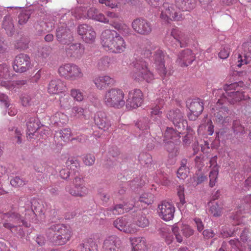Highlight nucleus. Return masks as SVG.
Here are the masks:
<instances>
[{
  "label": "nucleus",
  "mask_w": 251,
  "mask_h": 251,
  "mask_svg": "<svg viewBox=\"0 0 251 251\" xmlns=\"http://www.w3.org/2000/svg\"><path fill=\"white\" fill-rule=\"evenodd\" d=\"M224 90L225 93L222 89L215 90L213 92V94H215L218 99L217 109L220 107L222 108V105L226 100L232 104L245 99L243 92L239 88V84L237 83L225 86Z\"/></svg>",
  "instance_id": "nucleus-1"
},
{
  "label": "nucleus",
  "mask_w": 251,
  "mask_h": 251,
  "mask_svg": "<svg viewBox=\"0 0 251 251\" xmlns=\"http://www.w3.org/2000/svg\"><path fill=\"white\" fill-rule=\"evenodd\" d=\"M167 117L173 122L176 131L172 127H167L164 133L165 142L169 139L175 140L179 138V135L183 133L188 127L187 122L183 119L182 114L179 109L170 111Z\"/></svg>",
  "instance_id": "nucleus-2"
},
{
  "label": "nucleus",
  "mask_w": 251,
  "mask_h": 251,
  "mask_svg": "<svg viewBox=\"0 0 251 251\" xmlns=\"http://www.w3.org/2000/svg\"><path fill=\"white\" fill-rule=\"evenodd\" d=\"M101 40L102 46L106 50L121 53L126 49L125 40L115 30L106 29L103 31L101 34Z\"/></svg>",
  "instance_id": "nucleus-3"
},
{
  "label": "nucleus",
  "mask_w": 251,
  "mask_h": 251,
  "mask_svg": "<svg viewBox=\"0 0 251 251\" xmlns=\"http://www.w3.org/2000/svg\"><path fill=\"white\" fill-rule=\"evenodd\" d=\"M152 6L159 7L161 14L160 18L162 22L168 23L170 20H179L181 19L179 11L172 4L163 2V0H146Z\"/></svg>",
  "instance_id": "nucleus-4"
},
{
  "label": "nucleus",
  "mask_w": 251,
  "mask_h": 251,
  "mask_svg": "<svg viewBox=\"0 0 251 251\" xmlns=\"http://www.w3.org/2000/svg\"><path fill=\"white\" fill-rule=\"evenodd\" d=\"M143 55L145 58H149L151 61L154 63L160 76L163 77L165 75L166 71L165 68L164 60L165 58L166 59L168 58V56H165L162 50L158 48L150 46L143 51Z\"/></svg>",
  "instance_id": "nucleus-5"
},
{
  "label": "nucleus",
  "mask_w": 251,
  "mask_h": 251,
  "mask_svg": "<svg viewBox=\"0 0 251 251\" xmlns=\"http://www.w3.org/2000/svg\"><path fill=\"white\" fill-rule=\"evenodd\" d=\"M125 93L118 88H111L107 90L103 96V102L108 107L116 109L122 108L126 103Z\"/></svg>",
  "instance_id": "nucleus-6"
},
{
  "label": "nucleus",
  "mask_w": 251,
  "mask_h": 251,
  "mask_svg": "<svg viewBox=\"0 0 251 251\" xmlns=\"http://www.w3.org/2000/svg\"><path fill=\"white\" fill-rule=\"evenodd\" d=\"M48 237L56 244H65L71 236L70 228L62 224L54 225L48 231Z\"/></svg>",
  "instance_id": "nucleus-7"
},
{
  "label": "nucleus",
  "mask_w": 251,
  "mask_h": 251,
  "mask_svg": "<svg viewBox=\"0 0 251 251\" xmlns=\"http://www.w3.org/2000/svg\"><path fill=\"white\" fill-rule=\"evenodd\" d=\"M153 201L154 196L152 194L144 193L140 196L137 201H133L132 203L129 204L126 203L124 205L122 204L116 205L112 209V211H110L109 214L111 215V213H112L113 215L121 214L123 213L125 211L127 212L131 209L134 206L139 207V202L142 203V206H145L146 205L151 204Z\"/></svg>",
  "instance_id": "nucleus-8"
},
{
  "label": "nucleus",
  "mask_w": 251,
  "mask_h": 251,
  "mask_svg": "<svg viewBox=\"0 0 251 251\" xmlns=\"http://www.w3.org/2000/svg\"><path fill=\"white\" fill-rule=\"evenodd\" d=\"M4 221L3 226L5 228H9L14 233H18L20 235H23V230L20 227L21 225L25 227L29 226L28 224L24 220L21 219L18 214L11 212L5 214L3 215Z\"/></svg>",
  "instance_id": "nucleus-9"
},
{
  "label": "nucleus",
  "mask_w": 251,
  "mask_h": 251,
  "mask_svg": "<svg viewBox=\"0 0 251 251\" xmlns=\"http://www.w3.org/2000/svg\"><path fill=\"white\" fill-rule=\"evenodd\" d=\"M60 76L70 80H76L83 78L84 74L81 68L74 64H65L58 68Z\"/></svg>",
  "instance_id": "nucleus-10"
},
{
  "label": "nucleus",
  "mask_w": 251,
  "mask_h": 251,
  "mask_svg": "<svg viewBox=\"0 0 251 251\" xmlns=\"http://www.w3.org/2000/svg\"><path fill=\"white\" fill-rule=\"evenodd\" d=\"M13 75H11L9 68L6 65H0V83L1 86L9 90H13L15 88L20 87L26 82L25 80L11 81Z\"/></svg>",
  "instance_id": "nucleus-11"
},
{
  "label": "nucleus",
  "mask_w": 251,
  "mask_h": 251,
  "mask_svg": "<svg viewBox=\"0 0 251 251\" xmlns=\"http://www.w3.org/2000/svg\"><path fill=\"white\" fill-rule=\"evenodd\" d=\"M136 70L132 74V78L137 81L151 82L154 78L153 74L149 70L145 61H140L135 65Z\"/></svg>",
  "instance_id": "nucleus-12"
},
{
  "label": "nucleus",
  "mask_w": 251,
  "mask_h": 251,
  "mask_svg": "<svg viewBox=\"0 0 251 251\" xmlns=\"http://www.w3.org/2000/svg\"><path fill=\"white\" fill-rule=\"evenodd\" d=\"M66 190L75 197H83L88 193V189L85 186L84 180L80 176H76L73 180V186H67Z\"/></svg>",
  "instance_id": "nucleus-13"
},
{
  "label": "nucleus",
  "mask_w": 251,
  "mask_h": 251,
  "mask_svg": "<svg viewBox=\"0 0 251 251\" xmlns=\"http://www.w3.org/2000/svg\"><path fill=\"white\" fill-rule=\"evenodd\" d=\"M31 67L29 57L26 54H20L17 55L13 65V70L17 73H23Z\"/></svg>",
  "instance_id": "nucleus-14"
},
{
  "label": "nucleus",
  "mask_w": 251,
  "mask_h": 251,
  "mask_svg": "<svg viewBox=\"0 0 251 251\" xmlns=\"http://www.w3.org/2000/svg\"><path fill=\"white\" fill-rule=\"evenodd\" d=\"M172 230L178 243H181L183 237L181 234L185 237H188L194 234V230L188 225L176 224L172 226Z\"/></svg>",
  "instance_id": "nucleus-15"
},
{
  "label": "nucleus",
  "mask_w": 251,
  "mask_h": 251,
  "mask_svg": "<svg viewBox=\"0 0 251 251\" xmlns=\"http://www.w3.org/2000/svg\"><path fill=\"white\" fill-rule=\"evenodd\" d=\"M175 211V207L170 202H163L157 207V212L159 216L165 221L173 219Z\"/></svg>",
  "instance_id": "nucleus-16"
},
{
  "label": "nucleus",
  "mask_w": 251,
  "mask_h": 251,
  "mask_svg": "<svg viewBox=\"0 0 251 251\" xmlns=\"http://www.w3.org/2000/svg\"><path fill=\"white\" fill-rule=\"evenodd\" d=\"M143 93L138 89H134L128 92L126 100V107L130 108H136L140 106L143 102Z\"/></svg>",
  "instance_id": "nucleus-17"
},
{
  "label": "nucleus",
  "mask_w": 251,
  "mask_h": 251,
  "mask_svg": "<svg viewBox=\"0 0 251 251\" xmlns=\"http://www.w3.org/2000/svg\"><path fill=\"white\" fill-rule=\"evenodd\" d=\"M77 32L86 43L92 44L95 41L96 33L91 25L87 24L80 25L78 26Z\"/></svg>",
  "instance_id": "nucleus-18"
},
{
  "label": "nucleus",
  "mask_w": 251,
  "mask_h": 251,
  "mask_svg": "<svg viewBox=\"0 0 251 251\" xmlns=\"http://www.w3.org/2000/svg\"><path fill=\"white\" fill-rule=\"evenodd\" d=\"M131 26L136 32L142 35L149 34L152 30L151 23L142 18L134 20L132 23Z\"/></svg>",
  "instance_id": "nucleus-19"
},
{
  "label": "nucleus",
  "mask_w": 251,
  "mask_h": 251,
  "mask_svg": "<svg viewBox=\"0 0 251 251\" xmlns=\"http://www.w3.org/2000/svg\"><path fill=\"white\" fill-rule=\"evenodd\" d=\"M247 49L251 53V39L250 42L245 43L242 47H239L237 54H235V56L237 55V62L238 63L237 66L238 67H241L243 65L247 64L250 60L249 53L246 52Z\"/></svg>",
  "instance_id": "nucleus-20"
},
{
  "label": "nucleus",
  "mask_w": 251,
  "mask_h": 251,
  "mask_svg": "<svg viewBox=\"0 0 251 251\" xmlns=\"http://www.w3.org/2000/svg\"><path fill=\"white\" fill-rule=\"evenodd\" d=\"M56 37L58 41L63 44H67L73 39L70 28L66 24L60 23L56 29Z\"/></svg>",
  "instance_id": "nucleus-21"
},
{
  "label": "nucleus",
  "mask_w": 251,
  "mask_h": 251,
  "mask_svg": "<svg viewBox=\"0 0 251 251\" xmlns=\"http://www.w3.org/2000/svg\"><path fill=\"white\" fill-rule=\"evenodd\" d=\"M114 226L119 230L127 233H134L138 230L135 224L129 222L126 217L118 218L115 220Z\"/></svg>",
  "instance_id": "nucleus-22"
},
{
  "label": "nucleus",
  "mask_w": 251,
  "mask_h": 251,
  "mask_svg": "<svg viewBox=\"0 0 251 251\" xmlns=\"http://www.w3.org/2000/svg\"><path fill=\"white\" fill-rule=\"evenodd\" d=\"M203 104L201 100L197 99L193 100L189 106L190 112L188 113L189 119L191 120H195L201 113L203 109Z\"/></svg>",
  "instance_id": "nucleus-23"
},
{
  "label": "nucleus",
  "mask_w": 251,
  "mask_h": 251,
  "mask_svg": "<svg viewBox=\"0 0 251 251\" xmlns=\"http://www.w3.org/2000/svg\"><path fill=\"white\" fill-rule=\"evenodd\" d=\"M194 59V55L192 51L186 50L179 53L176 62L181 67H186L190 65Z\"/></svg>",
  "instance_id": "nucleus-24"
},
{
  "label": "nucleus",
  "mask_w": 251,
  "mask_h": 251,
  "mask_svg": "<svg viewBox=\"0 0 251 251\" xmlns=\"http://www.w3.org/2000/svg\"><path fill=\"white\" fill-rule=\"evenodd\" d=\"M96 87L99 90H102L106 86L113 84V78L107 75L96 76L93 80Z\"/></svg>",
  "instance_id": "nucleus-25"
},
{
  "label": "nucleus",
  "mask_w": 251,
  "mask_h": 251,
  "mask_svg": "<svg viewBox=\"0 0 251 251\" xmlns=\"http://www.w3.org/2000/svg\"><path fill=\"white\" fill-rule=\"evenodd\" d=\"M94 121L99 128L103 130H107L111 126L110 122L108 120L106 114L103 112L100 111L97 112L95 116Z\"/></svg>",
  "instance_id": "nucleus-26"
},
{
  "label": "nucleus",
  "mask_w": 251,
  "mask_h": 251,
  "mask_svg": "<svg viewBox=\"0 0 251 251\" xmlns=\"http://www.w3.org/2000/svg\"><path fill=\"white\" fill-rule=\"evenodd\" d=\"M66 86L64 82L60 79L51 80L48 86V91L51 94H57L65 92Z\"/></svg>",
  "instance_id": "nucleus-27"
},
{
  "label": "nucleus",
  "mask_w": 251,
  "mask_h": 251,
  "mask_svg": "<svg viewBox=\"0 0 251 251\" xmlns=\"http://www.w3.org/2000/svg\"><path fill=\"white\" fill-rule=\"evenodd\" d=\"M132 251H148L149 248L144 238L142 237L130 238Z\"/></svg>",
  "instance_id": "nucleus-28"
},
{
  "label": "nucleus",
  "mask_w": 251,
  "mask_h": 251,
  "mask_svg": "<svg viewBox=\"0 0 251 251\" xmlns=\"http://www.w3.org/2000/svg\"><path fill=\"white\" fill-rule=\"evenodd\" d=\"M84 52V47L80 43L71 44L66 49L67 54L75 58L80 57Z\"/></svg>",
  "instance_id": "nucleus-29"
},
{
  "label": "nucleus",
  "mask_w": 251,
  "mask_h": 251,
  "mask_svg": "<svg viewBox=\"0 0 251 251\" xmlns=\"http://www.w3.org/2000/svg\"><path fill=\"white\" fill-rule=\"evenodd\" d=\"M217 157L215 156L212 157L209 161L210 167L213 166L209 174V185L211 187L215 185L219 173L218 168L217 165Z\"/></svg>",
  "instance_id": "nucleus-30"
},
{
  "label": "nucleus",
  "mask_w": 251,
  "mask_h": 251,
  "mask_svg": "<svg viewBox=\"0 0 251 251\" xmlns=\"http://www.w3.org/2000/svg\"><path fill=\"white\" fill-rule=\"evenodd\" d=\"M62 14L64 15L62 17L63 20H66L69 18L71 15L73 16L75 19H79L81 18H86L85 11H84V8L82 7H76L72 9L71 12H65L63 10Z\"/></svg>",
  "instance_id": "nucleus-31"
},
{
  "label": "nucleus",
  "mask_w": 251,
  "mask_h": 251,
  "mask_svg": "<svg viewBox=\"0 0 251 251\" xmlns=\"http://www.w3.org/2000/svg\"><path fill=\"white\" fill-rule=\"evenodd\" d=\"M67 170L63 169L60 171V176L63 179H67L70 174L75 172L77 168V163L73 160H68L66 162Z\"/></svg>",
  "instance_id": "nucleus-32"
},
{
  "label": "nucleus",
  "mask_w": 251,
  "mask_h": 251,
  "mask_svg": "<svg viewBox=\"0 0 251 251\" xmlns=\"http://www.w3.org/2000/svg\"><path fill=\"white\" fill-rule=\"evenodd\" d=\"M69 110V111L68 113L72 118L74 119L86 118L85 115L86 110L82 106L76 105Z\"/></svg>",
  "instance_id": "nucleus-33"
},
{
  "label": "nucleus",
  "mask_w": 251,
  "mask_h": 251,
  "mask_svg": "<svg viewBox=\"0 0 251 251\" xmlns=\"http://www.w3.org/2000/svg\"><path fill=\"white\" fill-rule=\"evenodd\" d=\"M40 129L39 121L37 119L32 118L27 123V138H31Z\"/></svg>",
  "instance_id": "nucleus-34"
},
{
  "label": "nucleus",
  "mask_w": 251,
  "mask_h": 251,
  "mask_svg": "<svg viewBox=\"0 0 251 251\" xmlns=\"http://www.w3.org/2000/svg\"><path fill=\"white\" fill-rule=\"evenodd\" d=\"M118 238L114 236L106 238L103 243L102 251H118L116 249V243Z\"/></svg>",
  "instance_id": "nucleus-35"
},
{
  "label": "nucleus",
  "mask_w": 251,
  "mask_h": 251,
  "mask_svg": "<svg viewBox=\"0 0 251 251\" xmlns=\"http://www.w3.org/2000/svg\"><path fill=\"white\" fill-rule=\"evenodd\" d=\"M176 2L179 9L185 11L193 9L196 4V0H176Z\"/></svg>",
  "instance_id": "nucleus-36"
},
{
  "label": "nucleus",
  "mask_w": 251,
  "mask_h": 251,
  "mask_svg": "<svg viewBox=\"0 0 251 251\" xmlns=\"http://www.w3.org/2000/svg\"><path fill=\"white\" fill-rule=\"evenodd\" d=\"M67 115L64 113L57 112L49 119L50 121V124L63 125L67 122Z\"/></svg>",
  "instance_id": "nucleus-37"
},
{
  "label": "nucleus",
  "mask_w": 251,
  "mask_h": 251,
  "mask_svg": "<svg viewBox=\"0 0 251 251\" xmlns=\"http://www.w3.org/2000/svg\"><path fill=\"white\" fill-rule=\"evenodd\" d=\"M207 131L209 135H212L214 133V126L211 120H208L206 124L201 125L198 129L199 134H203Z\"/></svg>",
  "instance_id": "nucleus-38"
},
{
  "label": "nucleus",
  "mask_w": 251,
  "mask_h": 251,
  "mask_svg": "<svg viewBox=\"0 0 251 251\" xmlns=\"http://www.w3.org/2000/svg\"><path fill=\"white\" fill-rule=\"evenodd\" d=\"M8 97L3 94H0V101L2 102L4 107L8 108V114L10 116H14L17 112V109L12 104H9L7 101Z\"/></svg>",
  "instance_id": "nucleus-39"
},
{
  "label": "nucleus",
  "mask_w": 251,
  "mask_h": 251,
  "mask_svg": "<svg viewBox=\"0 0 251 251\" xmlns=\"http://www.w3.org/2000/svg\"><path fill=\"white\" fill-rule=\"evenodd\" d=\"M208 213L214 217H218L221 215V207L215 201H210L208 203Z\"/></svg>",
  "instance_id": "nucleus-40"
},
{
  "label": "nucleus",
  "mask_w": 251,
  "mask_h": 251,
  "mask_svg": "<svg viewBox=\"0 0 251 251\" xmlns=\"http://www.w3.org/2000/svg\"><path fill=\"white\" fill-rule=\"evenodd\" d=\"M164 104L163 101H161L158 103L153 106L151 110V117L153 120H156L158 117H160L162 114V112L160 111V109L163 107Z\"/></svg>",
  "instance_id": "nucleus-41"
},
{
  "label": "nucleus",
  "mask_w": 251,
  "mask_h": 251,
  "mask_svg": "<svg viewBox=\"0 0 251 251\" xmlns=\"http://www.w3.org/2000/svg\"><path fill=\"white\" fill-rule=\"evenodd\" d=\"M60 105L65 110L70 109L73 102L70 96L67 94H64L60 98Z\"/></svg>",
  "instance_id": "nucleus-42"
},
{
  "label": "nucleus",
  "mask_w": 251,
  "mask_h": 251,
  "mask_svg": "<svg viewBox=\"0 0 251 251\" xmlns=\"http://www.w3.org/2000/svg\"><path fill=\"white\" fill-rule=\"evenodd\" d=\"M70 96L74 100L77 102H81L84 99L83 92L79 89L73 88L70 90Z\"/></svg>",
  "instance_id": "nucleus-43"
},
{
  "label": "nucleus",
  "mask_w": 251,
  "mask_h": 251,
  "mask_svg": "<svg viewBox=\"0 0 251 251\" xmlns=\"http://www.w3.org/2000/svg\"><path fill=\"white\" fill-rule=\"evenodd\" d=\"M186 161L184 160L182 161L181 166L178 169L177 172V176L178 178L184 179L187 176L188 169L186 166Z\"/></svg>",
  "instance_id": "nucleus-44"
},
{
  "label": "nucleus",
  "mask_w": 251,
  "mask_h": 251,
  "mask_svg": "<svg viewBox=\"0 0 251 251\" xmlns=\"http://www.w3.org/2000/svg\"><path fill=\"white\" fill-rule=\"evenodd\" d=\"M112 26L124 35H128L130 33V29L125 24L116 23L112 24Z\"/></svg>",
  "instance_id": "nucleus-45"
},
{
  "label": "nucleus",
  "mask_w": 251,
  "mask_h": 251,
  "mask_svg": "<svg viewBox=\"0 0 251 251\" xmlns=\"http://www.w3.org/2000/svg\"><path fill=\"white\" fill-rule=\"evenodd\" d=\"M31 11L30 10H23L20 13L19 16V23L20 25H23L27 21L31 15Z\"/></svg>",
  "instance_id": "nucleus-46"
},
{
  "label": "nucleus",
  "mask_w": 251,
  "mask_h": 251,
  "mask_svg": "<svg viewBox=\"0 0 251 251\" xmlns=\"http://www.w3.org/2000/svg\"><path fill=\"white\" fill-rule=\"evenodd\" d=\"M83 248V250L85 251H97V245L95 242L92 239H90L87 240V243L85 244L80 246V248Z\"/></svg>",
  "instance_id": "nucleus-47"
},
{
  "label": "nucleus",
  "mask_w": 251,
  "mask_h": 251,
  "mask_svg": "<svg viewBox=\"0 0 251 251\" xmlns=\"http://www.w3.org/2000/svg\"><path fill=\"white\" fill-rule=\"evenodd\" d=\"M71 130L69 128H64L57 133L56 136L59 137L64 142L70 140L71 136Z\"/></svg>",
  "instance_id": "nucleus-48"
},
{
  "label": "nucleus",
  "mask_w": 251,
  "mask_h": 251,
  "mask_svg": "<svg viewBox=\"0 0 251 251\" xmlns=\"http://www.w3.org/2000/svg\"><path fill=\"white\" fill-rule=\"evenodd\" d=\"M34 99L28 94L22 95L21 97V102L24 106L30 105L34 102Z\"/></svg>",
  "instance_id": "nucleus-49"
},
{
  "label": "nucleus",
  "mask_w": 251,
  "mask_h": 251,
  "mask_svg": "<svg viewBox=\"0 0 251 251\" xmlns=\"http://www.w3.org/2000/svg\"><path fill=\"white\" fill-rule=\"evenodd\" d=\"M171 35L177 42L180 47H183L184 45L182 43L180 32L177 28H174L171 31Z\"/></svg>",
  "instance_id": "nucleus-50"
},
{
  "label": "nucleus",
  "mask_w": 251,
  "mask_h": 251,
  "mask_svg": "<svg viewBox=\"0 0 251 251\" xmlns=\"http://www.w3.org/2000/svg\"><path fill=\"white\" fill-rule=\"evenodd\" d=\"M149 225L148 219L144 216H141L137 218L136 221V225L140 227H145Z\"/></svg>",
  "instance_id": "nucleus-51"
},
{
  "label": "nucleus",
  "mask_w": 251,
  "mask_h": 251,
  "mask_svg": "<svg viewBox=\"0 0 251 251\" xmlns=\"http://www.w3.org/2000/svg\"><path fill=\"white\" fill-rule=\"evenodd\" d=\"M99 1L100 3L104 4L112 9L118 7V2L117 0H99Z\"/></svg>",
  "instance_id": "nucleus-52"
},
{
  "label": "nucleus",
  "mask_w": 251,
  "mask_h": 251,
  "mask_svg": "<svg viewBox=\"0 0 251 251\" xmlns=\"http://www.w3.org/2000/svg\"><path fill=\"white\" fill-rule=\"evenodd\" d=\"M165 147L168 151L172 155H176L177 152V149L175 146L174 143L172 141H168L167 144H166Z\"/></svg>",
  "instance_id": "nucleus-53"
},
{
  "label": "nucleus",
  "mask_w": 251,
  "mask_h": 251,
  "mask_svg": "<svg viewBox=\"0 0 251 251\" xmlns=\"http://www.w3.org/2000/svg\"><path fill=\"white\" fill-rule=\"evenodd\" d=\"M11 184L14 187H21L25 185V181L19 176H16L10 180Z\"/></svg>",
  "instance_id": "nucleus-54"
},
{
  "label": "nucleus",
  "mask_w": 251,
  "mask_h": 251,
  "mask_svg": "<svg viewBox=\"0 0 251 251\" xmlns=\"http://www.w3.org/2000/svg\"><path fill=\"white\" fill-rule=\"evenodd\" d=\"M2 25L5 30H11L13 29L14 25L13 23L11 21L10 17H5Z\"/></svg>",
  "instance_id": "nucleus-55"
},
{
  "label": "nucleus",
  "mask_w": 251,
  "mask_h": 251,
  "mask_svg": "<svg viewBox=\"0 0 251 251\" xmlns=\"http://www.w3.org/2000/svg\"><path fill=\"white\" fill-rule=\"evenodd\" d=\"M177 195L179 197L180 203L183 205L185 203L184 196V188L182 186H179L177 188Z\"/></svg>",
  "instance_id": "nucleus-56"
},
{
  "label": "nucleus",
  "mask_w": 251,
  "mask_h": 251,
  "mask_svg": "<svg viewBox=\"0 0 251 251\" xmlns=\"http://www.w3.org/2000/svg\"><path fill=\"white\" fill-rule=\"evenodd\" d=\"M93 18V20H96L97 21L103 23L104 24H107L109 23L108 19L105 17V15L102 13L98 12L96 16L95 17L92 16Z\"/></svg>",
  "instance_id": "nucleus-57"
},
{
  "label": "nucleus",
  "mask_w": 251,
  "mask_h": 251,
  "mask_svg": "<svg viewBox=\"0 0 251 251\" xmlns=\"http://www.w3.org/2000/svg\"><path fill=\"white\" fill-rule=\"evenodd\" d=\"M95 161V156L91 154H86L83 158V162L84 164L88 166L93 165Z\"/></svg>",
  "instance_id": "nucleus-58"
},
{
  "label": "nucleus",
  "mask_w": 251,
  "mask_h": 251,
  "mask_svg": "<svg viewBox=\"0 0 251 251\" xmlns=\"http://www.w3.org/2000/svg\"><path fill=\"white\" fill-rule=\"evenodd\" d=\"M206 179V177L203 175L200 176H195L192 179V185L194 186H196L198 184L204 181Z\"/></svg>",
  "instance_id": "nucleus-59"
},
{
  "label": "nucleus",
  "mask_w": 251,
  "mask_h": 251,
  "mask_svg": "<svg viewBox=\"0 0 251 251\" xmlns=\"http://www.w3.org/2000/svg\"><path fill=\"white\" fill-rule=\"evenodd\" d=\"M229 54V49L227 47L222 48L219 53V56L220 58L224 59L228 57Z\"/></svg>",
  "instance_id": "nucleus-60"
},
{
  "label": "nucleus",
  "mask_w": 251,
  "mask_h": 251,
  "mask_svg": "<svg viewBox=\"0 0 251 251\" xmlns=\"http://www.w3.org/2000/svg\"><path fill=\"white\" fill-rule=\"evenodd\" d=\"M108 64V59L106 58H102L98 62L99 68L101 70L105 69L107 68Z\"/></svg>",
  "instance_id": "nucleus-61"
},
{
  "label": "nucleus",
  "mask_w": 251,
  "mask_h": 251,
  "mask_svg": "<svg viewBox=\"0 0 251 251\" xmlns=\"http://www.w3.org/2000/svg\"><path fill=\"white\" fill-rule=\"evenodd\" d=\"M98 12V10L95 7H91L88 10L87 14H86V18L87 17L93 20V18L91 17V16L95 17L96 16V14H97Z\"/></svg>",
  "instance_id": "nucleus-62"
},
{
  "label": "nucleus",
  "mask_w": 251,
  "mask_h": 251,
  "mask_svg": "<svg viewBox=\"0 0 251 251\" xmlns=\"http://www.w3.org/2000/svg\"><path fill=\"white\" fill-rule=\"evenodd\" d=\"M136 126L140 130H146L149 127V126L146 122L141 120L139 121L136 124Z\"/></svg>",
  "instance_id": "nucleus-63"
},
{
  "label": "nucleus",
  "mask_w": 251,
  "mask_h": 251,
  "mask_svg": "<svg viewBox=\"0 0 251 251\" xmlns=\"http://www.w3.org/2000/svg\"><path fill=\"white\" fill-rule=\"evenodd\" d=\"M15 138L17 139L16 142L18 144H20L22 142L21 136L22 132L18 128H16L15 130Z\"/></svg>",
  "instance_id": "nucleus-64"
}]
</instances>
